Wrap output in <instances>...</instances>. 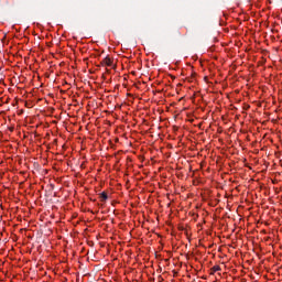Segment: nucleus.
I'll return each mask as SVG.
<instances>
[{
    "label": "nucleus",
    "instance_id": "1",
    "mask_svg": "<svg viewBox=\"0 0 282 282\" xmlns=\"http://www.w3.org/2000/svg\"><path fill=\"white\" fill-rule=\"evenodd\" d=\"M102 67H113V58L107 56L101 61Z\"/></svg>",
    "mask_w": 282,
    "mask_h": 282
},
{
    "label": "nucleus",
    "instance_id": "2",
    "mask_svg": "<svg viewBox=\"0 0 282 282\" xmlns=\"http://www.w3.org/2000/svg\"><path fill=\"white\" fill-rule=\"evenodd\" d=\"M108 198H109V196L107 195L106 192H102V193L100 194V199H101V202H107Z\"/></svg>",
    "mask_w": 282,
    "mask_h": 282
},
{
    "label": "nucleus",
    "instance_id": "3",
    "mask_svg": "<svg viewBox=\"0 0 282 282\" xmlns=\"http://www.w3.org/2000/svg\"><path fill=\"white\" fill-rule=\"evenodd\" d=\"M219 270H221V267H219V265L213 267V272H219Z\"/></svg>",
    "mask_w": 282,
    "mask_h": 282
}]
</instances>
